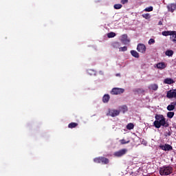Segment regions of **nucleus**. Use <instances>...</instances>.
<instances>
[{
    "instance_id": "13",
    "label": "nucleus",
    "mask_w": 176,
    "mask_h": 176,
    "mask_svg": "<svg viewBox=\"0 0 176 176\" xmlns=\"http://www.w3.org/2000/svg\"><path fill=\"white\" fill-rule=\"evenodd\" d=\"M148 89H150V90H154L156 91V90L159 89V86L157 84H151L148 86Z\"/></svg>"
},
{
    "instance_id": "32",
    "label": "nucleus",
    "mask_w": 176,
    "mask_h": 176,
    "mask_svg": "<svg viewBox=\"0 0 176 176\" xmlns=\"http://www.w3.org/2000/svg\"><path fill=\"white\" fill-rule=\"evenodd\" d=\"M89 74H90L91 75H93V73H94V72L93 70H89ZM93 72V73H92Z\"/></svg>"
},
{
    "instance_id": "17",
    "label": "nucleus",
    "mask_w": 176,
    "mask_h": 176,
    "mask_svg": "<svg viewBox=\"0 0 176 176\" xmlns=\"http://www.w3.org/2000/svg\"><path fill=\"white\" fill-rule=\"evenodd\" d=\"M165 54L168 56V57H173V54H174V51L171 50H168L165 52Z\"/></svg>"
},
{
    "instance_id": "22",
    "label": "nucleus",
    "mask_w": 176,
    "mask_h": 176,
    "mask_svg": "<svg viewBox=\"0 0 176 176\" xmlns=\"http://www.w3.org/2000/svg\"><path fill=\"white\" fill-rule=\"evenodd\" d=\"M126 129L127 130H133V129H134V124L133 123H129L126 125Z\"/></svg>"
},
{
    "instance_id": "8",
    "label": "nucleus",
    "mask_w": 176,
    "mask_h": 176,
    "mask_svg": "<svg viewBox=\"0 0 176 176\" xmlns=\"http://www.w3.org/2000/svg\"><path fill=\"white\" fill-rule=\"evenodd\" d=\"M160 148L162 150V151H173V146L170 144H163V145H160Z\"/></svg>"
},
{
    "instance_id": "21",
    "label": "nucleus",
    "mask_w": 176,
    "mask_h": 176,
    "mask_svg": "<svg viewBox=\"0 0 176 176\" xmlns=\"http://www.w3.org/2000/svg\"><path fill=\"white\" fill-rule=\"evenodd\" d=\"M174 115L175 113L173 111H169L166 114L167 118H169V119H173V118H174Z\"/></svg>"
},
{
    "instance_id": "7",
    "label": "nucleus",
    "mask_w": 176,
    "mask_h": 176,
    "mask_svg": "<svg viewBox=\"0 0 176 176\" xmlns=\"http://www.w3.org/2000/svg\"><path fill=\"white\" fill-rule=\"evenodd\" d=\"M166 97L168 98H176V89L168 91Z\"/></svg>"
},
{
    "instance_id": "23",
    "label": "nucleus",
    "mask_w": 176,
    "mask_h": 176,
    "mask_svg": "<svg viewBox=\"0 0 176 176\" xmlns=\"http://www.w3.org/2000/svg\"><path fill=\"white\" fill-rule=\"evenodd\" d=\"M78 126L77 123L72 122L68 125L69 129H74V127H76Z\"/></svg>"
},
{
    "instance_id": "4",
    "label": "nucleus",
    "mask_w": 176,
    "mask_h": 176,
    "mask_svg": "<svg viewBox=\"0 0 176 176\" xmlns=\"http://www.w3.org/2000/svg\"><path fill=\"white\" fill-rule=\"evenodd\" d=\"M137 50L139 52V53H142L144 54V53L146 52V47L142 43H139L137 46Z\"/></svg>"
},
{
    "instance_id": "12",
    "label": "nucleus",
    "mask_w": 176,
    "mask_h": 176,
    "mask_svg": "<svg viewBox=\"0 0 176 176\" xmlns=\"http://www.w3.org/2000/svg\"><path fill=\"white\" fill-rule=\"evenodd\" d=\"M122 41L124 43V45H127V43H130V40L127 39V35L126 34H123L122 36Z\"/></svg>"
},
{
    "instance_id": "18",
    "label": "nucleus",
    "mask_w": 176,
    "mask_h": 176,
    "mask_svg": "<svg viewBox=\"0 0 176 176\" xmlns=\"http://www.w3.org/2000/svg\"><path fill=\"white\" fill-rule=\"evenodd\" d=\"M173 31H164L162 32V35L164 36H171Z\"/></svg>"
},
{
    "instance_id": "10",
    "label": "nucleus",
    "mask_w": 176,
    "mask_h": 176,
    "mask_svg": "<svg viewBox=\"0 0 176 176\" xmlns=\"http://www.w3.org/2000/svg\"><path fill=\"white\" fill-rule=\"evenodd\" d=\"M120 113V111L118 110H110L109 112V115L112 116V118H115V116H118Z\"/></svg>"
},
{
    "instance_id": "20",
    "label": "nucleus",
    "mask_w": 176,
    "mask_h": 176,
    "mask_svg": "<svg viewBox=\"0 0 176 176\" xmlns=\"http://www.w3.org/2000/svg\"><path fill=\"white\" fill-rule=\"evenodd\" d=\"M167 109H168V111H174V109H175V107L174 104L171 102L170 104L168 105Z\"/></svg>"
},
{
    "instance_id": "19",
    "label": "nucleus",
    "mask_w": 176,
    "mask_h": 176,
    "mask_svg": "<svg viewBox=\"0 0 176 176\" xmlns=\"http://www.w3.org/2000/svg\"><path fill=\"white\" fill-rule=\"evenodd\" d=\"M103 102H108L109 101V95L106 94L102 98Z\"/></svg>"
},
{
    "instance_id": "2",
    "label": "nucleus",
    "mask_w": 176,
    "mask_h": 176,
    "mask_svg": "<svg viewBox=\"0 0 176 176\" xmlns=\"http://www.w3.org/2000/svg\"><path fill=\"white\" fill-rule=\"evenodd\" d=\"M173 173V168L171 166H163L160 169V175H170Z\"/></svg>"
},
{
    "instance_id": "24",
    "label": "nucleus",
    "mask_w": 176,
    "mask_h": 176,
    "mask_svg": "<svg viewBox=\"0 0 176 176\" xmlns=\"http://www.w3.org/2000/svg\"><path fill=\"white\" fill-rule=\"evenodd\" d=\"M142 17H144V19H146V20H149V19H151V14H143Z\"/></svg>"
},
{
    "instance_id": "6",
    "label": "nucleus",
    "mask_w": 176,
    "mask_h": 176,
    "mask_svg": "<svg viewBox=\"0 0 176 176\" xmlns=\"http://www.w3.org/2000/svg\"><path fill=\"white\" fill-rule=\"evenodd\" d=\"M124 93V89L122 88H113L111 91V94L117 96L118 94H122Z\"/></svg>"
},
{
    "instance_id": "1",
    "label": "nucleus",
    "mask_w": 176,
    "mask_h": 176,
    "mask_svg": "<svg viewBox=\"0 0 176 176\" xmlns=\"http://www.w3.org/2000/svg\"><path fill=\"white\" fill-rule=\"evenodd\" d=\"M155 120L153 122V126L155 129H160L162 126L163 127H168L169 124L167 121H166V118L164 115L162 114H156L155 116Z\"/></svg>"
},
{
    "instance_id": "26",
    "label": "nucleus",
    "mask_w": 176,
    "mask_h": 176,
    "mask_svg": "<svg viewBox=\"0 0 176 176\" xmlns=\"http://www.w3.org/2000/svg\"><path fill=\"white\" fill-rule=\"evenodd\" d=\"M108 38H115L116 36V34L115 32H110L107 34Z\"/></svg>"
},
{
    "instance_id": "3",
    "label": "nucleus",
    "mask_w": 176,
    "mask_h": 176,
    "mask_svg": "<svg viewBox=\"0 0 176 176\" xmlns=\"http://www.w3.org/2000/svg\"><path fill=\"white\" fill-rule=\"evenodd\" d=\"M95 163H102L103 164H108L109 163V160L107 158L104 157H97L94 160Z\"/></svg>"
},
{
    "instance_id": "11",
    "label": "nucleus",
    "mask_w": 176,
    "mask_h": 176,
    "mask_svg": "<svg viewBox=\"0 0 176 176\" xmlns=\"http://www.w3.org/2000/svg\"><path fill=\"white\" fill-rule=\"evenodd\" d=\"M165 85H173L174 83V80L170 78H165L164 80Z\"/></svg>"
},
{
    "instance_id": "16",
    "label": "nucleus",
    "mask_w": 176,
    "mask_h": 176,
    "mask_svg": "<svg viewBox=\"0 0 176 176\" xmlns=\"http://www.w3.org/2000/svg\"><path fill=\"white\" fill-rule=\"evenodd\" d=\"M172 34H170V39L173 41V42H176V32L172 31Z\"/></svg>"
},
{
    "instance_id": "34",
    "label": "nucleus",
    "mask_w": 176,
    "mask_h": 176,
    "mask_svg": "<svg viewBox=\"0 0 176 176\" xmlns=\"http://www.w3.org/2000/svg\"><path fill=\"white\" fill-rule=\"evenodd\" d=\"M163 25V23L160 21V22H159V25Z\"/></svg>"
},
{
    "instance_id": "28",
    "label": "nucleus",
    "mask_w": 176,
    "mask_h": 176,
    "mask_svg": "<svg viewBox=\"0 0 176 176\" xmlns=\"http://www.w3.org/2000/svg\"><path fill=\"white\" fill-rule=\"evenodd\" d=\"M126 50H127V47L126 46L120 47V52H126Z\"/></svg>"
},
{
    "instance_id": "27",
    "label": "nucleus",
    "mask_w": 176,
    "mask_h": 176,
    "mask_svg": "<svg viewBox=\"0 0 176 176\" xmlns=\"http://www.w3.org/2000/svg\"><path fill=\"white\" fill-rule=\"evenodd\" d=\"M114 9H122V4H115Z\"/></svg>"
},
{
    "instance_id": "29",
    "label": "nucleus",
    "mask_w": 176,
    "mask_h": 176,
    "mask_svg": "<svg viewBox=\"0 0 176 176\" xmlns=\"http://www.w3.org/2000/svg\"><path fill=\"white\" fill-rule=\"evenodd\" d=\"M148 43V45H153V43H155V39L150 38Z\"/></svg>"
},
{
    "instance_id": "14",
    "label": "nucleus",
    "mask_w": 176,
    "mask_h": 176,
    "mask_svg": "<svg viewBox=\"0 0 176 176\" xmlns=\"http://www.w3.org/2000/svg\"><path fill=\"white\" fill-rule=\"evenodd\" d=\"M168 9L170 12H174L176 9V5L174 3L168 6Z\"/></svg>"
},
{
    "instance_id": "25",
    "label": "nucleus",
    "mask_w": 176,
    "mask_h": 176,
    "mask_svg": "<svg viewBox=\"0 0 176 176\" xmlns=\"http://www.w3.org/2000/svg\"><path fill=\"white\" fill-rule=\"evenodd\" d=\"M153 10V6L147 7L144 10V12H152Z\"/></svg>"
},
{
    "instance_id": "31",
    "label": "nucleus",
    "mask_w": 176,
    "mask_h": 176,
    "mask_svg": "<svg viewBox=\"0 0 176 176\" xmlns=\"http://www.w3.org/2000/svg\"><path fill=\"white\" fill-rule=\"evenodd\" d=\"M127 2H129V0H121V3H122V5H124V3H127Z\"/></svg>"
},
{
    "instance_id": "33",
    "label": "nucleus",
    "mask_w": 176,
    "mask_h": 176,
    "mask_svg": "<svg viewBox=\"0 0 176 176\" xmlns=\"http://www.w3.org/2000/svg\"><path fill=\"white\" fill-rule=\"evenodd\" d=\"M172 103H173V106H174L175 108V107H176V101H175V102H172Z\"/></svg>"
},
{
    "instance_id": "5",
    "label": "nucleus",
    "mask_w": 176,
    "mask_h": 176,
    "mask_svg": "<svg viewBox=\"0 0 176 176\" xmlns=\"http://www.w3.org/2000/svg\"><path fill=\"white\" fill-rule=\"evenodd\" d=\"M126 153L127 149L123 148L114 153V156H116V157H121V156H124V155H126Z\"/></svg>"
},
{
    "instance_id": "9",
    "label": "nucleus",
    "mask_w": 176,
    "mask_h": 176,
    "mask_svg": "<svg viewBox=\"0 0 176 176\" xmlns=\"http://www.w3.org/2000/svg\"><path fill=\"white\" fill-rule=\"evenodd\" d=\"M167 67V63L164 62H160L155 65V67L158 69H164Z\"/></svg>"
},
{
    "instance_id": "30",
    "label": "nucleus",
    "mask_w": 176,
    "mask_h": 176,
    "mask_svg": "<svg viewBox=\"0 0 176 176\" xmlns=\"http://www.w3.org/2000/svg\"><path fill=\"white\" fill-rule=\"evenodd\" d=\"M120 142H121V144H129V142H130V141L126 142V140H124V139H122L120 140Z\"/></svg>"
},
{
    "instance_id": "15",
    "label": "nucleus",
    "mask_w": 176,
    "mask_h": 176,
    "mask_svg": "<svg viewBox=\"0 0 176 176\" xmlns=\"http://www.w3.org/2000/svg\"><path fill=\"white\" fill-rule=\"evenodd\" d=\"M131 54L133 56V57H135V58H140V54L137 52L135 50H131Z\"/></svg>"
},
{
    "instance_id": "35",
    "label": "nucleus",
    "mask_w": 176,
    "mask_h": 176,
    "mask_svg": "<svg viewBox=\"0 0 176 176\" xmlns=\"http://www.w3.org/2000/svg\"><path fill=\"white\" fill-rule=\"evenodd\" d=\"M124 109H125V111H127V107L124 106Z\"/></svg>"
}]
</instances>
